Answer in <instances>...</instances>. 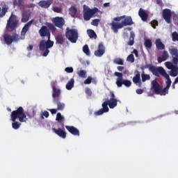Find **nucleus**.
I'll return each instance as SVG.
<instances>
[{
  "label": "nucleus",
  "instance_id": "61",
  "mask_svg": "<svg viewBox=\"0 0 178 178\" xmlns=\"http://www.w3.org/2000/svg\"><path fill=\"white\" fill-rule=\"evenodd\" d=\"M176 84H177V83H175V81H174L172 85V88H173V90H175V88H176V86H175Z\"/></svg>",
  "mask_w": 178,
  "mask_h": 178
},
{
  "label": "nucleus",
  "instance_id": "20",
  "mask_svg": "<svg viewBox=\"0 0 178 178\" xmlns=\"http://www.w3.org/2000/svg\"><path fill=\"white\" fill-rule=\"evenodd\" d=\"M39 6H40V8H44V9H48V8H49L51 6V5H52V0H43V1H40L38 3Z\"/></svg>",
  "mask_w": 178,
  "mask_h": 178
},
{
  "label": "nucleus",
  "instance_id": "35",
  "mask_svg": "<svg viewBox=\"0 0 178 178\" xmlns=\"http://www.w3.org/2000/svg\"><path fill=\"white\" fill-rule=\"evenodd\" d=\"M69 13L70 16H72V17H74V16H76V13H77V9H76V7L72 6L69 9Z\"/></svg>",
  "mask_w": 178,
  "mask_h": 178
},
{
  "label": "nucleus",
  "instance_id": "24",
  "mask_svg": "<svg viewBox=\"0 0 178 178\" xmlns=\"http://www.w3.org/2000/svg\"><path fill=\"white\" fill-rule=\"evenodd\" d=\"M53 131H54V133H56L57 136H58V137H60L61 138H66V132L62 130V129L58 128L57 129L53 128Z\"/></svg>",
  "mask_w": 178,
  "mask_h": 178
},
{
  "label": "nucleus",
  "instance_id": "21",
  "mask_svg": "<svg viewBox=\"0 0 178 178\" xmlns=\"http://www.w3.org/2000/svg\"><path fill=\"white\" fill-rule=\"evenodd\" d=\"M141 74L140 72H138L133 78L132 81L134 84H136L138 86V87H141L143 86V83L141 82Z\"/></svg>",
  "mask_w": 178,
  "mask_h": 178
},
{
  "label": "nucleus",
  "instance_id": "10",
  "mask_svg": "<svg viewBox=\"0 0 178 178\" xmlns=\"http://www.w3.org/2000/svg\"><path fill=\"white\" fill-rule=\"evenodd\" d=\"M52 88V98L54 99H59V97H60L61 90L59 88H58V84L56 81L51 82V83Z\"/></svg>",
  "mask_w": 178,
  "mask_h": 178
},
{
  "label": "nucleus",
  "instance_id": "42",
  "mask_svg": "<svg viewBox=\"0 0 178 178\" xmlns=\"http://www.w3.org/2000/svg\"><path fill=\"white\" fill-rule=\"evenodd\" d=\"M127 62H131V63H134V55L129 54L127 58Z\"/></svg>",
  "mask_w": 178,
  "mask_h": 178
},
{
  "label": "nucleus",
  "instance_id": "53",
  "mask_svg": "<svg viewBox=\"0 0 178 178\" xmlns=\"http://www.w3.org/2000/svg\"><path fill=\"white\" fill-rule=\"evenodd\" d=\"M151 24H152L153 29H156V26H158V21L154 20L151 22Z\"/></svg>",
  "mask_w": 178,
  "mask_h": 178
},
{
  "label": "nucleus",
  "instance_id": "29",
  "mask_svg": "<svg viewBox=\"0 0 178 178\" xmlns=\"http://www.w3.org/2000/svg\"><path fill=\"white\" fill-rule=\"evenodd\" d=\"M30 19V13L28 12H24L22 13V23H27V21Z\"/></svg>",
  "mask_w": 178,
  "mask_h": 178
},
{
  "label": "nucleus",
  "instance_id": "37",
  "mask_svg": "<svg viewBox=\"0 0 178 178\" xmlns=\"http://www.w3.org/2000/svg\"><path fill=\"white\" fill-rule=\"evenodd\" d=\"M142 81L145 83L147 80H151V76L149 74H145L144 72L141 74Z\"/></svg>",
  "mask_w": 178,
  "mask_h": 178
},
{
  "label": "nucleus",
  "instance_id": "1",
  "mask_svg": "<svg viewBox=\"0 0 178 178\" xmlns=\"http://www.w3.org/2000/svg\"><path fill=\"white\" fill-rule=\"evenodd\" d=\"M39 34L40 37H47V41H45V40H42L40 41L39 49L40 51H44L42 56H48V54H49V49L54 47V42L51 41V32H49V29H48L47 26H43L39 30Z\"/></svg>",
  "mask_w": 178,
  "mask_h": 178
},
{
  "label": "nucleus",
  "instance_id": "34",
  "mask_svg": "<svg viewBox=\"0 0 178 178\" xmlns=\"http://www.w3.org/2000/svg\"><path fill=\"white\" fill-rule=\"evenodd\" d=\"M65 87L67 90H72V88L74 87V79H71L66 84Z\"/></svg>",
  "mask_w": 178,
  "mask_h": 178
},
{
  "label": "nucleus",
  "instance_id": "27",
  "mask_svg": "<svg viewBox=\"0 0 178 178\" xmlns=\"http://www.w3.org/2000/svg\"><path fill=\"white\" fill-rule=\"evenodd\" d=\"M134 38H136V34H134V32L133 31L130 32L129 40L127 42V44L129 45V47H133V45H134Z\"/></svg>",
  "mask_w": 178,
  "mask_h": 178
},
{
  "label": "nucleus",
  "instance_id": "51",
  "mask_svg": "<svg viewBox=\"0 0 178 178\" xmlns=\"http://www.w3.org/2000/svg\"><path fill=\"white\" fill-rule=\"evenodd\" d=\"M122 19H124V15L121 16V17H116L113 18L114 22H120Z\"/></svg>",
  "mask_w": 178,
  "mask_h": 178
},
{
  "label": "nucleus",
  "instance_id": "15",
  "mask_svg": "<svg viewBox=\"0 0 178 178\" xmlns=\"http://www.w3.org/2000/svg\"><path fill=\"white\" fill-rule=\"evenodd\" d=\"M104 54H105V47L102 43H99L98 50L95 51V56L101 58Z\"/></svg>",
  "mask_w": 178,
  "mask_h": 178
},
{
  "label": "nucleus",
  "instance_id": "3",
  "mask_svg": "<svg viewBox=\"0 0 178 178\" xmlns=\"http://www.w3.org/2000/svg\"><path fill=\"white\" fill-rule=\"evenodd\" d=\"M10 118L13 122L12 127L14 130L19 129L20 126H22L21 123L26 122L28 120L27 115L24 113V109L22 106L19 107L17 110L12 111ZM17 119H19L21 123L16 122V120Z\"/></svg>",
  "mask_w": 178,
  "mask_h": 178
},
{
  "label": "nucleus",
  "instance_id": "31",
  "mask_svg": "<svg viewBox=\"0 0 178 178\" xmlns=\"http://www.w3.org/2000/svg\"><path fill=\"white\" fill-rule=\"evenodd\" d=\"M13 3L14 6H19V8H23V6H24V0H13Z\"/></svg>",
  "mask_w": 178,
  "mask_h": 178
},
{
  "label": "nucleus",
  "instance_id": "50",
  "mask_svg": "<svg viewBox=\"0 0 178 178\" xmlns=\"http://www.w3.org/2000/svg\"><path fill=\"white\" fill-rule=\"evenodd\" d=\"M49 112H51V115H56L58 112V108H51L48 110Z\"/></svg>",
  "mask_w": 178,
  "mask_h": 178
},
{
  "label": "nucleus",
  "instance_id": "38",
  "mask_svg": "<svg viewBox=\"0 0 178 178\" xmlns=\"http://www.w3.org/2000/svg\"><path fill=\"white\" fill-rule=\"evenodd\" d=\"M56 120H57V122H58L59 123H62V122L65 120V117L62 115L60 113H58L56 115Z\"/></svg>",
  "mask_w": 178,
  "mask_h": 178
},
{
  "label": "nucleus",
  "instance_id": "57",
  "mask_svg": "<svg viewBox=\"0 0 178 178\" xmlns=\"http://www.w3.org/2000/svg\"><path fill=\"white\" fill-rule=\"evenodd\" d=\"M117 69H118V70L119 72H122V70H124V67H123V66H118V67H117Z\"/></svg>",
  "mask_w": 178,
  "mask_h": 178
},
{
  "label": "nucleus",
  "instance_id": "52",
  "mask_svg": "<svg viewBox=\"0 0 178 178\" xmlns=\"http://www.w3.org/2000/svg\"><path fill=\"white\" fill-rule=\"evenodd\" d=\"M86 94H87V95H88V97H91V95H92V92L91 91V89L86 88Z\"/></svg>",
  "mask_w": 178,
  "mask_h": 178
},
{
  "label": "nucleus",
  "instance_id": "47",
  "mask_svg": "<svg viewBox=\"0 0 178 178\" xmlns=\"http://www.w3.org/2000/svg\"><path fill=\"white\" fill-rule=\"evenodd\" d=\"M53 10L55 12V13H62V8L54 7Z\"/></svg>",
  "mask_w": 178,
  "mask_h": 178
},
{
  "label": "nucleus",
  "instance_id": "60",
  "mask_svg": "<svg viewBox=\"0 0 178 178\" xmlns=\"http://www.w3.org/2000/svg\"><path fill=\"white\" fill-rule=\"evenodd\" d=\"M34 6H35V4H34V3H30V4L28 6V8H34Z\"/></svg>",
  "mask_w": 178,
  "mask_h": 178
},
{
  "label": "nucleus",
  "instance_id": "8",
  "mask_svg": "<svg viewBox=\"0 0 178 178\" xmlns=\"http://www.w3.org/2000/svg\"><path fill=\"white\" fill-rule=\"evenodd\" d=\"M3 40L7 45H10L12 42H17L22 40V37H20L17 33H14L13 35L10 34H5L3 35Z\"/></svg>",
  "mask_w": 178,
  "mask_h": 178
},
{
  "label": "nucleus",
  "instance_id": "9",
  "mask_svg": "<svg viewBox=\"0 0 178 178\" xmlns=\"http://www.w3.org/2000/svg\"><path fill=\"white\" fill-rule=\"evenodd\" d=\"M16 26H17V20L16 19V15L12 14L7 22V31H8V33H12V31H13V30L16 29Z\"/></svg>",
  "mask_w": 178,
  "mask_h": 178
},
{
  "label": "nucleus",
  "instance_id": "62",
  "mask_svg": "<svg viewBox=\"0 0 178 178\" xmlns=\"http://www.w3.org/2000/svg\"><path fill=\"white\" fill-rule=\"evenodd\" d=\"M175 115H178V111H175Z\"/></svg>",
  "mask_w": 178,
  "mask_h": 178
},
{
  "label": "nucleus",
  "instance_id": "46",
  "mask_svg": "<svg viewBox=\"0 0 178 178\" xmlns=\"http://www.w3.org/2000/svg\"><path fill=\"white\" fill-rule=\"evenodd\" d=\"M172 20L175 26H178V15L175 14L172 17Z\"/></svg>",
  "mask_w": 178,
  "mask_h": 178
},
{
  "label": "nucleus",
  "instance_id": "64",
  "mask_svg": "<svg viewBox=\"0 0 178 178\" xmlns=\"http://www.w3.org/2000/svg\"><path fill=\"white\" fill-rule=\"evenodd\" d=\"M8 111L10 112V108H9Z\"/></svg>",
  "mask_w": 178,
  "mask_h": 178
},
{
  "label": "nucleus",
  "instance_id": "33",
  "mask_svg": "<svg viewBox=\"0 0 178 178\" xmlns=\"http://www.w3.org/2000/svg\"><path fill=\"white\" fill-rule=\"evenodd\" d=\"M115 76H117V77H118V79H117V81L115 82V83L117 85L120 84V81H122L123 80V74L122 72H115L114 73Z\"/></svg>",
  "mask_w": 178,
  "mask_h": 178
},
{
  "label": "nucleus",
  "instance_id": "43",
  "mask_svg": "<svg viewBox=\"0 0 178 178\" xmlns=\"http://www.w3.org/2000/svg\"><path fill=\"white\" fill-rule=\"evenodd\" d=\"M99 22H101V19H95L92 21L91 24H92V26H95V27H98V24H99Z\"/></svg>",
  "mask_w": 178,
  "mask_h": 178
},
{
  "label": "nucleus",
  "instance_id": "25",
  "mask_svg": "<svg viewBox=\"0 0 178 178\" xmlns=\"http://www.w3.org/2000/svg\"><path fill=\"white\" fill-rule=\"evenodd\" d=\"M138 15L142 19L143 22H147V19H148V14L145 13L143 8L139 9Z\"/></svg>",
  "mask_w": 178,
  "mask_h": 178
},
{
  "label": "nucleus",
  "instance_id": "22",
  "mask_svg": "<svg viewBox=\"0 0 178 178\" xmlns=\"http://www.w3.org/2000/svg\"><path fill=\"white\" fill-rule=\"evenodd\" d=\"M53 102L56 104L58 111H63L66 105L60 102V99H54Z\"/></svg>",
  "mask_w": 178,
  "mask_h": 178
},
{
  "label": "nucleus",
  "instance_id": "44",
  "mask_svg": "<svg viewBox=\"0 0 178 178\" xmlns=\"http://www.w3.org/2000/svg\"><path fill=\"white\" fill-rule=\"evenodd\" d=\"M113 63H115V65H123V60L122 58H115L113 60Z\"/></svg>",
  "mask_w": 178,
  "mask_h": 178
},
{
  "label": "nucleus",
  "instance_id": "32",
  "mask_svg": "<svg viewBox=\"0 0 178 178\" xmlns=\"http://www.w3.org/2000/svg\"><path fill=\"white\" fill-rule=\"evenodd\" d=\"M76 74H78L79 77H81V79H87V71L84 70L77 71Z\"/></svg>",
  "mask_w": 178,
  "mask_h": 178
},
{
  "label": "nucleus",
  "instance_id": "6",
  "mask_svg": "<svg viewBox=\"0 0 178 178\" xmlns=\"http://www.w3.org/2000/svg\"><path fill=\"white\" fill-rule=\"evenodd\" d=\"M141 69L142 70H144L145 69H149V72H152V74L156 77H159V74L161 75L163 73H164V72H166V70H165V69H163L162 67H156L155 66L149 64L143 65Z\"/></svg>",
  "mask_w": 178,
  "mask_h": 178
},
{
  "label": "nucleus",
  "instance_id": "18",
  "mask_svg": "<svg viewBox=\"0 0 178 178\" xmlns=\"http://www.w3.org/2000/svg\"><path fill=\"white\" fill-rule=\"evenodd\" d=\"M33 23H34V19H31L24 25L21 31V35H23L24 37V35H26V33L29 31V29H30V26H31V24H33Z\"/></svg>",
  "mask_w": 178,
  "mask_h": 178
},
{
  "label": "nucleus",
  "instance_id": "56",
  "mask_svg": "<svg viewBox=\"0 0 178 178\" xmlns=\"http://www.w3.org/2000/svg\"><path fill=\"white\" fill-rule=\"evenodd\" d=\"M132 54H134L135 56L138 58V51H137V49H134Z\"/></svg>",
  "mask_w": 178,
  "mask_h": 178
},
{
  "label": "nucleus",
  "instance_id": "48",
  "mask_svg": "<svg viewBox=\"0 0 178 178\" xmlns=\"http://www.w3.org/2000/svg\"><path fill=\"white\" fill-rule=\"evenodd\" d=\"M91 81H92V78L91 76H88L85 81L84 84H91Z\"/></svg>",
  "mask_w": 178,
  "mask_h": 178
},
{
  "label": "nucleus",
  "instance_id": "39",
  "mask_svg": "<svg viewBox=\"0 0 178 178\" xmlns=\"http://www.w3.org/2000/svg\"><path fill=\"white\" fill-rule=\"evenodd\" d=\"M87 33L90 38H95V37H97V33H95V31H94L92 29H88Z\"/></svg>",
  "mask_w": 178,
  "mask_h": 178
},
{
  "label": "nucleus",
  "instance_id": "40",
  "mask_svg": "<svg viewBox=\"0 0 178 178\" xmlns=\"http://www.w3.org/2000/svg\"><path fill=\"white\" fill-rule=\"evenodd\" d=\"M83 52L84 54H86V55H87V56H90V48H88V45L85 44V45L83 47Z\"/></svg>",
  "mask_w": 178,
  "mask_h": 178
},
{
  "label": "nucleus",
  "instance_id": "4",
  "mask_svg": "<svg viewBox=\"0 0 178 178\" xmlns=\"http://www.w3.org/2000/svg\"><path fill=\"white\" fill-rule=\"evenodd\" d=\"M169 52L172 57V63L167 61L165 63V66L170 71V76L176 77L178 75V49L172 48L169 49Z\"/></svg>",
  "mask_w": 178,
  "mask_h": 178
},
{
  "label": "nucleus",
  "instance_id": "23",
  "mask_svg": "<svg viewBox=\"0 0 178 178\" xmlns=\"http://www.w3.org/2000/svg\"><path fill=\"white\" fill-rule=\"evenodd\" d=\"M168 59H169V53H168L166 51H164L162 53L161 56L158 57L157 60L159 63H162V62H165V60H168Z\"/></svg>",
  "mask_w": 178,
  "mask_h": 178
},
{
  "label": "nucleus",
  "instance_id": "49",
  "mask_svg": "<svg viewBox=\"0 0 178 178\" xmlns=\"http://www.w3.org/2000/svg\"><path fill=\"white\" fill-rule=\"evenodd\" d=\"M73 68L72 67H67L65 69V72L67 73H73Z\"/></svg>",
  "mask_w": 178,
  "mask_h": 178
},
{
  "label": "nucleus",
  "instance_id": "14",
  "mask_svg": "<svg viewBox=\"0 0 178 178\" xmlns=\"http://www.w3.org/2000/svg\"><path fill=\"white\" fill-rule=\"evenodd\" d=\"M53 23L56 27L58 29H62L65 26V19L60 17H56L53 19Z\"/></svg>",
  "mask_w": 178,
  "mask_h": 178
},
{
  "label": "nucleus",
  "instance_id": "55",
  "mask_svg": "<svg viewBox=\"0 0 178 178\" xmlns=\"http://www.w3.org/2000/svg\"><path fill=\"white\" fill-rule=\"evenodd\" d=\"M144 92V90L143 89H137L136 90V94L141 95Z\"/></svg>",
  "mask_w": 178,
  "mask_h": 178
},
{
  "label": "nucleus",
  "instance_id": "59",
  "mask_svg": "<svg viewBox=\"0 0 178 178\" xmlns=\"http://www.w3.org/2000/svg\"><path fill=\"white\" fill-rule=\"evenodd\" d=\"M110 5H111L110 3H104V8H108V6H109Z\"/></svg>",
  "mask_w": 178,
  "mask_h": 178
},
{
  "label": "nucleus",
  "instance_id": "19",
  "mask_svg": "<svg viewBox=\"0 0 178 178\" xmlns=\"http://www.w3.org/2000/svg\"><path fill=\"white\" fill-rule=\"evenodd\" d=\"M65 129L73 136H80V131L73 126H65Z\"/></svg>",
  "mask_w": 178,
  "mask_h": 178
},
{
  "label": "nucleus",
  "instance_id": "30",
  "mask_svg": "<svg viewBox=\"0 0 178 178\" xmlns=\"http://www.w3.org/2000/svg\"><path fill=\"white\" fill-rule=\"evenodd\" d=\"M56 44L63 45V44H65V38L62 35H58L56 38Z\"/></svg>",
  "mask_w": 178,
  "mask_h": 178
},
{
  "label": "nucleus",
  "instance_id": "45",
  "mask_svg": "<svg viewBox=\"0 0 178 178\" xmlns=\"http://www.w3.org/2000/svg\"><path fill=\"white\" fill-rule=\"evenodd\" d=\"M6 12H8V8H6V7H3L1 9V13H0V17H3V16L6 15Z\"/></svg>",
  "mask_w": 178,
  "mask_h": 178
},
{
  "label": "nucleus",
  "instance_id": "17",
  "mask_svg": "<svg viewBox=\"0 0 178 178\" xmlns=\"http://www.w3.org/2000/svg\"><path fill=\"white\" fill-rule=\"evenodd\" d=\"M124 20L121 22V24H122V27L124 26H131L132 24H134V22H133V19L130 16L126 17L124 15V17L123 18Z\"/></svg>",
  "mask_w": 178,
  "mask_h": 178
},
{
  "label": "nucleus",
  "instance_id": "41",
  "mask_svg": "<svg viewBox=\"0 0 178 178\" xmlns=\"http://www.w3.org/2000/svg\"><path fill=\"white\" fill-rule=\"evenodd\" d=\"M47 27L51 33H55V31H56V27H55V25H54V24H49Z\"/></svg>",
  "mask_w": 178,
  "mask_h": 178
},
{
  "label": "nucleus",
  "instance_id": "63",
  "mask_svg": "<svg viewBox=\"0 0 178 178\" xmlns=\"http://www.w3.org/2000/svg\"><path fill=\"white\" fill-rule=\"evenodd\" d=\"M156 2L157 3H159L161 2V0H157Z\"/></svg>",
  "mask_w": 178,
  "mask_h": 178
},
{
  "label": "nucleus",
  "instance_id": "11",
  "mask_svg": "<svg viewBox=\"0 0 178 178\" xmlns=\"http://www.w3.org/2000/svg\"><path fill=\"white\" fill-rule=\"evenodd\" d=\"M110 109H113L118 106V99L115 98V93L110 92V99L107 100Z\"/></svg>",
  "mask_w": 178,
  "mask_h": 178
},
{
  "label": "nucleus",
  "instance_id": "26",
  "mask_svg": "<svg viewBox=\"0 0 178 178\" xmlns=\"http://www.w3.org/2000/svg\"><path fill=\"white\" fill-rule=\"evenodd\" d=\"M156 47L159 51H163L165 49V44L162 43L161 39H156L155 42Z\"/></svg>",
  "mask_w": 178,
  "mask_h": 178
},
{
  "label": "nucleus",
  "instance_id": "12",
  "mask_svg": "<svg viewBox=\"0 0 178 178\" xmlns=\"http://www.w3.org/2000/svg\"><path fill=\"white\" fill-rule=\"evenodd\" d=\"M108 105L109 104L106 100L102 104V108L95 112V116H101V115H104V113H106V112H109V107H108Z\"/></svg>",
  "mask_w": 178,
  "mask_h": 178
},
{
  "label": "nucleus",
  "instance_id": "54",
  "mask_svg": "<svg viewBox=\"0 0 178 178\" xmlns=\"http://www.w3.org/2000/svg\"><path fill=\"white\" fill-rule=\"evenodd\" d=\"M42 116H44V118H49V113L45 111L42 113Z\"/></svg>",
  "mask_w": 178,
  "mask_h": 178
},
{
  "label": "nucleus",
  "instance_id": "7",
  "mask_svg": "<svg viewBox=\"0 0 178 178\" xmlns=\"http://www.w3.org/2000/svg\"><path fill=\"white\" fill-rule=\"evenodd\" d=\"M99 10L98 8H95L93 9L90 8V7H86L83 8V20L88 22L91 17H94L96 13H98Z\"/></svg>",
  "mask_w": 178,
  "mask_h": 178
},
{
  "label": "nucleus",
  "instance_id": "13",
  "mask_svg": "<svg viewBox=\"0 0 178 178\" xmlns=\"http://www.w3.org/2000/svg\"><path fill=\"white\" fill-rule=\"evenodd\" d=\"M163 17L168 24H170L172 23V11L168 8L164 9L163 10Z\"/></svg>",
  "mask_w": 178,
  "mask_h": 178
},
{
  "label": "nucleus",
  "instance_id": "2",
  "mask_svg": "<svg viewBox=\"0 0 178 178\" xmlns=\"http://www.w3.org/2000/svg\"><path fill=\"white\" fill-rule=\"evenodd\" d=\"M161 76H163L167 79L165 82L166 87L162 90V86H161L156 79H154L152 81V88L157 95H166V94H169V88L172 86V80H170V76H169L166 71L163 72Z\"/></svg>",
  "mask_w": 178,
  "mask_h": 178
},
{
  "label": "nucleus",
  "instance_id": "36",
  "mask_svg": "<svg viewBox=\"0 0 178 178\" xmlns=\"http://www.w3.org/2000/svg\"><path fill=\"white\" fill-rule=\"evenodd\" d=\"M144 45L146 48L151 49L152 48V41L150 39H146Z\"/></svg>",
  "mask_w": 178,
  "mask_h": 178
},
{
  "label": "nucleus",
  "instance_id": "58",
  "mask_svg": "<svg viewBox=\"0 0 178 178\" xmlns=\"http://www.w3.org/2000/svg\"><path fill=\"white\" fill-rule=\"evenodd\" d=\"M27 51H33V46L29 45V46L27 47Z\"/></svg>",
  "mask_w": 178,
  "mask_h": 178
},
{
  "label": "nucleus",
  "instance_id": "28",
  "mask_svg": "<svg viewBox=\"0 0 178 178\" xmlns=\"http://www.w3.org/2000/svg\"><path fill=\"white\" fill-rule=\"evenodd\" d=\"M125 86V87H130L131 86V81L127 80V79H122L120 83H118L117 86L118 87H122V86Z\"/></svg>",
  "mask_w": 178,
  "mask_h": 178
},
{
  "label": "nucleus",
  "instance_id": "16",
  "mask_svg": "<svg viewBox=\"0 0 178 178\" xmlns=\"http://www.w3.org/2000/svg\"><path fill=\"white\" fill-rule=\"evenodd\" d=\"M111 29L113 31L114 33H118L119 29H123V25L122 23L116 22L115 21H113L111 24Z\"/></svg>",
  "mask_w": 178,
  "mask_h": 178
},
{
  "label": "nucleus",
  "instance_id": "5",
  "mask_svg": "<svg viewBox=\"0 0 178 178\" xmlns=\"http://www.w3.org/2000/svg\"><path fill=\"white\" fill-rule=\"evenodd\" d=\"M65 37L72 44H76L77 40H79V31L76 29H72L67 27L66 29Z\"/></svg>",
  "mask_w": 178,
  "mask_h": 178
}]
</instances>
